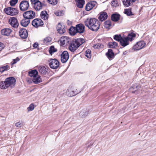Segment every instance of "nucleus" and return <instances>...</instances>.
Listing matches in <instances>:
<instances>
[{
  "label": "nucleus",
  "instance_id": "f257e3e1",
  "mask_svg": "<svg viewBox=\"0 0 156 156\" xmlns=\"http://www.w3.org/2000/svg\"><path fill=\"white\" fill-rule=\"evenodd\" d=\"M85 26L93 31H96L99 29L100 23L95 18H87L84 21Z\"/></svg>",
  "mask_w": 156,
  "mask_h": 156
},
{
  "label": "nucleus",
  "instance_id": "f03ea898",
  "mask_svg": "<svg viewBox=\"0 0 156 156\" xmlns=\"http://www.w3.org/2000/svg\"><path fill=\"white\" fill-rule=\"evenodd\" d=\"M16 80L12 77L6 78L4 81L0 82V88L2 89H5L9 87L12 88L14 87Z\"/></svg>",
  "mask_w": 156,
  "mask_h": 156
},
{
  "label": "nucleus",
  "instance_id": "7ed1b4c3",
  "mask_svg": "<svg viewBox=\"0 0 156 156\" xmlns=\"http://www.w3.org/2000/svg\"><path fill=\"white\" fill-rule=\"evenodd\" d=\"M84 42L85 40L83 38L73 39L70 41L69 47V49L70 51L73 52Z\"/></svg>",
  "mask_w": 156,
  "mask_h": 156
},
{
  "label": "nucleus",
  "instance_id": "20e7f679",
  "mask_svg": "<svg viewBox=\"0 0 156 156\" xmlns=\"http://www.w3.org/2000/svg\"><path fill=\"white\" fill-rule=\"evenodd\" d=\"M37 67L39 72L41 75H47L50 72V69L48 67L44 66H37Z\"/></svg>",
  "mask_w": 156,
  "mask_h": 156
},
{
  "label": "nucleus",
  "instance_id": "39448f33",
  "mask_svg": "<svg viewBox=\"0 0 156 156\" xmlns=\"http://www.w3.org/2000/svg\"><path fill=\"white\" fill-rule=\"evenodd\" d=\"M4 12L6 14L12 16L16 15L18 14L17 10L12 7H7L4 9Z\"/></svg>",
  "mask_w": 156,
  "mask_h": 156
},
{
  "label": "nucleus",
  "instance_id": "423d86ee",
  "mask_svg": "<svg viewBox=\"0 0 156 156\" xmlns=\"http://www.w3.org/2000/svg\"><path fill=\"white\" fill-rule=\"evenodd\" d=\"M23 18L29 20L32 19L34 18L36 16L35 12L32 10H29L25 12L23 14Z\"/></svg>",
  "mask_w": 156,
  "mask_h": 156
},
{
  "label": "nucleus",
  "instance_id": "0eeeda50",
  "mask_svg": "<svg viewBox=\"0 0 156 156\" xmlns=\"http://www.w3.org/2000/svg\"><path fill=\"white\" fill-rule=\"evenodd\" d=\"M49 65L50 67L52 69H57L59 67V62L56 59H51L49 60Z\"/></svg>",
  "mask_w": 156,
  "mask_h": 156
},
{
  "label": "nucleus",
  "instance_id": "6e6552de",
  "mask_svg": "<svg viewBox=\"0 0 156 156\" xmlns=\"http://www.w3.org/2000/svg\"><path fill=\"white\" fill-rule=\"evenodd\" d=\"M32 5L34 9L37 11H39L41 9L42 3L39 0H30Z\"/></svg>",
  "mask_w": 156,
  "mask_h": 156
},
{
  "label": "nucleus",
  "instance_id": "1a4fd4ad",
  "mask_svg": "<svg viewBox=\"0 0 156 156\" xmlns=\"http://www.w3.org/2000/svg\"><path fill=\"white\" fill-rule=\"evenodd\" d=\"M9 24L14 28H17L19 25V23L17 19L15 17H11L9 20Z\"/></svg>",
  "mask_w": 156,
  "mask_h": 156
},
{
  "label": "nucleus",
  "instance_id": "9d476101",
  "mask_svg": "<svg viewBox=\"0 0 156 156\" xmlns=\"http://www.w3.org/2000/svg\"><path fill=\"white\" fill-rule=\"evenodd\" d=\"M29 7V2L26 0H23L20 3L19 7L20 9L22 11H24L27 10Z\"/></svg>",
  "mask_w": 156,
  "mask_h": 156
},
{
  "label": "nucleus",
  "instance_id": "9b49d317",
  "mask_svg": "<svg viewBox=\"0 0 156 156\" xmlns=\"http://www.w3.org/2000/svg\"><path fill=\"white\" fill-rule=\"evenodd\" d=\"M145 45L146 43L144 41H140L137 42L133 48L135 51L144 48Z\"/></svg>",
  "mask_w": 156,
  "mask_h": 156
},
{
  "label": "nucleus",
  "instance_id": "f8f14e48",
  "mask_svg": "<svg viewBox=\"0 0 156 156\" xmlns=\"http://www.w3.org/2000/svg\"><path fill=\"white\" fill-rule=\"evenodd\" d=\"M32 24L34 27L37 28L40 26L43 25L44 23L41 19L36 18L32 21Z\"/></svg>",
  "mask_w": 156,
  "mask_h": 156
},
{
  "label": "nucleus",
  "instance_id": "ddd939ff",
  "mask_svg": "<svg viewBox=\"0 0 156 156\" xmlns=\"http://www.w3.org/2000/svg\"><path fill=\"white\" fill-rule=\"evenodd\" d=\"M69 58L68 52L66 51H64L61 55V61L62 63H66Z\"/></svg>",
  "mask_w": 156,
  "mask_h": 156
},
{
  "label": "nucleus",
  "instance_id": "4468645a",
  "mask_svg": "<svg viewBox=\"0 0 156 156\" xmlns=\"http://www.w3.org/2000/svg\"><path fill=\"white\" fill-rule=\"evenodd\" d=\"M19 35L22 39H26L28 37V32L25 29H21L19 31Z\"/></svg>",
  "mask_w": 156,
  "mask_h": 156
},
{
  "label": "nucleus",
  "instance_id": "2eb2a0df",
  "mask_svg": "<svg viewBox=\"0 0 156 156\" xmlns=\"http://www.w3.org/2000/svg\"><path fill=\"white\" fill-rule=\"evenodd\" d=\"M70 41V39L67 36L62 37L60 39V43L62 45H67Z\"/></svg>",
  "mask_w": 156,
  "mask_h": 156
},
{
  "label": "nucleus",
  "instance_id": "dca6fc26",
  "mask_svg": "<svg viewBox=\"0 0 156 156\" xmlns=\"http://www.w3.org/2000/svg\"><path fill=\"white\" fill-rule=\"evenodd\" d=\"M77 33L80 34L84 33L85 31V26L82 23H79L76 26Z\"/></svg>",
  "mask_w": 156,
  "mask_h": 156
},
{
  "label": "nucleus",
  "instance_id": "f3484780",
  "mask_svg": "<svg viewBox=\"0 0 156 156\" xmlns=\"http://www.w3.org/2000/svg\"><path fill=\"white\" fill-rule=\"evenodd\" d=\"M56 28L58 32L60 34H62L66 31L64 26L62 25L60 23L58 24Z\"/></svg>",
  "mask_w": 156,
  "mask_h": 156
},
{
  "label": "nucleus",
  "instance_id": "a211bd4d",
  "mask_svg": "<svg viewBox=\"0 0 156 156\" xmlns=\"http://www.w3.org/2000/svg\"><path fill=\"white\" fill-rule=\"evenodd\" d=\"M106 55L110 60L113 58L115 56L114 53L111 49H108V52L106 53Z\"/></svg>",
  "mask_w": 156,
  "mask_h": 156
},
{
  "label": "nucleus",
  "instance_id": "6ab92c4d",
  "mask_svg": "<svg viewBox=\"0 0 156 156\" xmlns=\"http://www.w3.org/2000/svg\"><path fill=\"white\" fill-rule=\"evenodd\" d=\"M12 30L9 28H5L2 29L1 31V33L2 35L8 36L12 32Z\"/></svg>",
  "mask_w": 156,
  "mask_h": 156
},
{
  "label": "nucleus",
  "instance_id": "aec40b11",
  "mask_svg": "<svg viewBox=\"0 0 156 156\" xmlns=\"http://www.w3.org/2000/svg\"><path fill=\"white\" fill-rule=\"evenodd\" d=\"M30 20L24 18L20 21V24L23 27H26L30 23Z\"/></svg>",
  "mask_w": 156,
  "mask_h": 156
},
{
  "label": "nucleus",
  "instance_id": "412c9836",
  "mask_svg": "<svg viewBox=\"0 0 156 156\" xmlns=\"http://www.w3.org/2000/svg\"><path fill=\"white\" fill-rule=\"evenodd\" d=\"M108 17V15L106 12H101L100 13L98 19L101 21H103Z\"/></svg>",
  "mask_w": 156,
  "mask_h": 156
},
{
  "label": "nucleus",
  "instance_id": "4be33fe9",
  "mask_svg": "<svg viewBox=\"0 0 156 156\" xmlns=\"http://www.w3.org/2000/svg\"><path fill=\"white\" fill-rule=\"evenodd\" d=\"M120 43L123 47H125L129 44V41L125 37L122 38L120 42Z\"/></svg>",
  "mask_w": 156,
  "mask_h": 156
},
{
  "label": "nucleus",
  "instance_id": "5701e85b",
  "mask_svg": "<svg viewBox=\"0 0 156 156\" xmlns=\"http://www.w3.org/2000/svg\"><path fill=\"white\" fill-rule=\"evenodd\" d=\"M136 34L133 32L129 34L127 36L125 37L128 41H131L134 39V38L136 37Z\"/></svg>",
  "mask_w": 156,
  "mask_h": 156
},
{
  "label": "nucleus",
  "instance_id": "b1692460",
  "mask_svg": "<svg viewBox=\"0 0 156 156\" xmlns=\"http://www.w3.org/2000/svg\"><path fill=\"white\" fill-rule=\"evenodd\" d=\"M120 15L117 13H114L111 16V20L114 22H117L119 19Z\"/></svg>",
  "mask_w": 156,
  "mask_h": 156
},
{
  "label": "nucleus",
  "instance_id": "393cba45",
  "mask_svg": "<svg viewBox=\"0 0 156 156\" xmlns=\"http://www.w3.org/2000/svg\"><path fill=\"white\" fill-rule=\"evenodd\" d=\"M69 34L71 35H74L77 33L76 27L71 26L69 29Z\"/></svg>",
  "mask_w": 156,
  "mask_h": 156
},
{
  "label": "nucleus",
  "instance_id": "a878e982",
  "mask_svg": "<svg viewBox=\"0 0 156 156\" xmlns=\"http://www.w3.org/2000/svg\"><path fill=\"white\" fill-rule=\"evenodd\" d=\"M38 72L36 69H34L28 72V75L30 77H32L33 78L38 75Z\"/></svg>",
  "mask_w": 156,
  "mask_h": 156
},
{
  "label": "nucleus",
  "instance_id": "bb28decb",
  "mask_svg": "<svg viewBox=\"0 0 156 156\" xmlns=\"http://www.w3.org/2000/svg\"><path fill=\"white\" fill-rule=\"evenodd\" d=\"M76 2V5L77 6L80 8H82L85 3L84 0H75Z\"/></svg>",
  "mask_w": 156,
  "mask_h": 156
},
{
  "label": "nucleus",
  "instance_id": "cd10ccee",
  "mask_svg": "<svg viewBox=\"0 0 156 156\" xmlns=\"http://www.w3.org/2000/svg\"><path fill=\"white\" fill-rule=\"evenodd\" d=\"M40 16L41 18L44 20H47L48 15L46 11H43L41 12Z\"/></svg>",
  "mask_w": 156,
  "mask_h": 156
},
{
  "label": "nucleus",
  "instance_id": "c85d7f7f",
  "mask_svg": "<svg viewBox=\"0 0 156 156\" xmlns=\"http://www.w3.org/2000/svg\"><path fill=\"white\" fill-rule=\"evenodd\" d=\"M75 92H76V91H74V90L70 91L69 90H68L66 92V94L68 96L70 97L74 96L78 94L79 92H77L75 93Z\"/></svg>",
  "mask_w": 156,
  "mask_h": 156
},
{
  "label": "nucleus",
  "instance_id": "c756f323",
  "mask_svg": "<svg viewBox=\"0 0 156 156\" xmlns=\"http://www.w3.org/2000/svg\"><path fill=\"white\" fill-rule=\"evenodd\" d=\"M33 81L35 84H38L42 82V80L39 76H36L33 79Z\"/></svg>",
  "mask_w": 156,
  "mask_h": 156
},
{
  "label": "nucleus",
  "instance_id": "7c9ffc66",
  "mask_svg": "<svg viewBox=\"0 0 156 156\" xmlns=\"http://www.w3.org/2000/svg\"><path fill=\"white\" fill-rule=\"evenodd\" d=\"M104 26L107 29H110V27L112 26L111 21L108 20L105 22L104 23Z\"/></svg>",
  "mask_w": 156,
  "mask_h": 156
},
{
  "label": "nucleus",
  "instance_id": "2f4dec72",
  "mask_svg": "<svg viewBox=\"0 0 156 156\" xmlns=\"http://www.w3.org/2000/svg\"><path fill=\"white\" fill-rule=\"evenodd\" d=\"M10 69V66L7 65L2 66L0 67V72L3 73L5 71L8 70Z\"/></svg>",
  "mask_w": 156,
  "mask_h": 156
},
{
  "label": "nucleus",
  "instance_id": "473e14b6",
  "mask_svg": "<svg viewBox=\"0 0 156 156\" xmlns=\"http://www.w3.org/2000/svg\"><path fill=\"white\" fill-rule=\"evenodd\" d=\"M108 48H115L117 46V43L115 41L112 42H110L108 44Z\"/></svg>",
  "mask_w": 156,
  "mask_h": 156
},
{
  "label": "nucleus",
  "instance_id": "72a5a7b5",
  "mask_svg": "<svg viewBox=\"0 0 156 156\" xmlns=\"http://www.w3.org/2000/svg\"><path fill=\"white\" fill-rule=\"evenodd\" d=\"M123 3L124 5L126 7L129 6L132 4L131 0H124Z\"/></svg>",
  "mask_w": 156,
  "mask_h": 156
},
{
  "label": "nucleus",
  "instance_id": "f704fd0d",
  "mask_svg": "<svg viewBox=\"0 0 156 156\" xmlns=\"http://www.w3.org/2000/svg\"><path fill=\"white\" fill-rule=\"evenodd\" d=\"M88 112L87 111H85L84 110L81 111L80 113V117L82 118H85L87 116Z\"/></svg>",
  "mask_w": 156,
  "mask_h": 156
},
{
  "label": "nucleus",
  "instance_id": "c9c22d12",
  "mask_svg": "<svg viewBox=\"0 0 156 156\" xmlns=\"http://www.w3.org/2000/svg\"><path fill=\"white\" fill-rule=\"evenodd\" d=\"M48 51L50 54L52 55L54 52L57 51V50L56 48H55L54 46L52 45L50 46L49 49Z\"/></svg>",
  "mask_w": 156,
  "mask_h": 156
},
{
  "label": "nucleus",
  "instance_id": "e433bc0d",
  "mask_svg": "<svg viewBox=\"0 0 156 156\" xmlns=\"http://www.w3.org/2000/svg\"><path fill=\"white\" fill-rule=\"evenodd\" d=\"M124 13L129 16L133 15V14L130 9H126L124 10Z\"/></svg>",
  "mask_w": 156,
  "mask_h": 156
},
{
  "label": "nucleus",
  "instance_id": "4c0bfd02",
  "mask_svg": "<svg viewBox=\"0 0 156 156\" xmlns=\"http://www.w3.org/2000/svg\"><path fill=\"white\" fill-rule=\"evenodd\" d=\"M122 38L120 34H116L114 36L113 38L115 40L120 42Z\"/></svg>",
  "mask_w": 156,
  "mask_h": 156
},
{
  "label": "nucleus",
  "instance_id": "58836bf2",
  "mask_svg": "<svg viewBox=\"0 0 156 156\" xmlns=\"http://www.w3.org/2000/svg\"><path fill=\"white\" fill-rule=\"evenodd\" d=\"M85 56L88 58H90L91 57V51L90 50L87 49L85 53Z\"/></svg>",
  "mask_w": 156,
  "mask_h": 156
},
{
  "label": "nucleus",
  "instance_id": "ea45409f",
  "mask_svg": "<svg viewBox=\"0 0 156 156\" xmlns=\"http://www.w3.org/2000/svg\"><path fill=\"white\" fill-rule=\"evenodd\" d=\"M111 5L112 6L116 7L119 5L118 1L116 0H113L111 2Z\"/></svg>",
  "mask_w": 156,
  "mask_h": 156
},
{
  "label": "nucleus",
  "instance_id": "a19ab883",
  "mask_svg": "<svg viewBox=\"0 0 156 156\" xmlns=\"http://www.w3.org/2000/svg\"><path fill=\"white\" fill-rule=\"evenodd\" d=\"M51 40V38L50 37H45L43 40L44 43L46 44L47 43L50 42Z\"/></svg>",
  "mask_w": 156,
  "mask_h": 156
},
{
  "label": "nucleus",
  "instance_id": "79ce46f5",
  "mask_svg": "<svg viewBox=\"0 0 156 156\" xmlns=\"http://www.w3.org/2000/svg\"><path fill=\"white\" fill-rule=\"evenodd\" d=\"M18 0H10L9 2L10 5L12 6H14L18 2Z\"/></svg>",
  "mask_w": 156,
  "mask_h": 156
},
{
  "label": "nucleus",
  "instance_id": "37998d69",
  "mask_svg": "<svg viewBox=\"0 0 156 156\" xmlns=\"http://www.w3.org/2000/svg\"><path fill=\"white\" fill-rule=\"evenodd\" d=\"M92 9V7L91 6L90 4L88 2L87 4L85 7V9L87 11L90 10Z\"/></svg>",
  "mask_w": 156,
  "mask_h": 156
},
{
  "label": "nucleus",
  "instance_id": "c03bdc74",
  "mask_svg": "<svg viewBox=\"0 0 156 156\" xmlns=\"http://www.w3.org/2000/svg\"><path fill=\"white\" fill-rule=\"evenodd\" d=\"M55 14L57 16H61L63 15V13L62 10H60L55 12Z\"/></svg>",
  "mask_w": 156,
  "mask_h": 156
},
{
  "label": "nucleus",
  "instance_id": "a18cd8bd",
  "mask_svg": "<svg viewBox=\"0 0 156 156\" xmlns=\"http://www.w3.org/2000/svg\"><path fill=\"white\" fill-rule=\"evenodd\" d=\"M48 2L50 4L52 5H55L57 4V0H47Z\"/></svg>",
  "mask_w": 156,
  "mask_h": 156
},
{
  "label": "nucleus",
  "instance_id": "49530a36",
  "mask_svg": "<svg viewBox=\"0 0 156 156\" xmlns=\"http://www.w3.org/2000/svg\"><path fill=\"white\" fill-rule=\"evenodd\" d=\"M34 105L33 104H31L27 108L28 111H32L34 110Z\"/></svg>",
  "mask_w": 156,
  "mask_h": 156
},
{
  "label": "nucleus",
  "instance_id": "de8ad7c7",
  "mask_svg": "<svg viewBox=\"0 0 156 156\" xmlns=\"http://www.w3.org/2000/svg\"><path fill=\"white\" fill-rule=\"evenodd\" d=\"M20 59L18 57H17L16 59H13L12 61L11 62L12 65L16 64L17 62L20 60Z\"/></svg>",
  "mask_w": 156,
  "mask_h": 156
},
{
  "label": "nucleus",
  "instance_id": "09e8293b",
  "mask_svg": "<svg viewBox=\"0 0 156 156\" xmlns=\"http://www.w3.org/2000/svg\"><path fill=\"white\" fill-rule=\"evenodd\" d=\"M91 7H92V8L95 6L97 4V2L95 1H92L90 2H89Z\"/></svg>",
  "mask_w": 156,
  "mask_h": 156
},
{
  "label": "nucleus",
  "instance_id": "8fccbe9b",
  "mask_svg": "<svg viewBox=\"0 0 156 156\" xmlns=\"http://www.w3.org/2000/svg\"><path fill=\"white\" fill-rule=\"evenodd\" d=\"M101 44L100 43H98L96 44H94L93 47L95 48H98L101 47Z\"/></svg>",
  "mask_w": 156,
  "mask_h": 156
},
{
  "label": "nucleus",
  "instance_id": "3c124183",
  "mask_svg": "<svg viewBox=\"0 0 156 156\" xmlns=\"http://www.w3.org/2000/svg\"><path fill=\"white\" fill-rule=\"evenodd\" d=\"M22 125H23V124L20 122H16L15 124L16 126L17 127H21V126H22Z\"/></svg>",
  "mask_w": 156,
  "mask_h": 156
},
{
  "label": "nucleus",
  "instance_id": "603ef678",
  "mask_svg": "<svg viewBox=\"0 0 156 156\" xmlns=\"http://www.w3.org/2000/svg\"><path fill=\"white\" fill-rule=\"evenodd\" d=\"M38 46V44L37 43H34V44H33V46L34 48H37Z\"/></svg>",
  "mask_w": 156,
  "mask_h": 156
},
{
  "label": "nucleus",
  "instance_id": "864d4df0",
  "mask_svg": "<svg viewBox=\"0 0 156 156\" xmlns=\"http://www.w3.org/2000/svg\"><path fill=\"white\" fill-rule=\"evenodd\" d=\"M4 44L3 43L0 42V49L2 50L4 48Z\"/></svg>",
  "mask_w": 156,
  "mask_h": 156
},
{
  "label": "nucleus",
  "instance_id": "5fc2aeb1",
  "mask_svg": "<svg viewBox=\"0 0 156 156\" xmlns=\"http://www.w3.org/2000/svg\"><path fill=\"white\" fill-rule=\"evenodd\" d=\"M138 87L137 86H134L133 87H131L130 88V90H132L133 89H134L135 87H136V88H137Z\"/></svg>",
  "mask_w": 156,
  "mask_h": 156
},
{
  "label": "nucleus",
  "instance_id": "6e6d98bb",
  "mask_svg": "<svg viewBox=\"0 0 156 156\" xmlns=\"http://www.w3.org/2000/svg\"><path fill=\"white\" fill-rule=\"evenodd\" d=\"M127 53V51H124V52H123V55H126V54Z\"/></svg>",
  "mask_w": 156,
  "mask_h": 156
},
{
  "label": "nucleus",
  "instance_id": "4d7b16f0",
  "mask_svg": "<svg viewBox=\"0 0 156 156\" xmlns=\"http://www.w3.org/2000/svg\"><path fill=\"white\" fill-rule=\"evenodd\" d=\"M136 90H134L133 91H132V92L133 93H135Z\"/></svg>",
  "mask_w": 156,
  "mask_h": 156
},
{
  "label": "nucleus",
  "instance_id": "13d9d810",
  "mask_svg": "<svg viewBox=\"0 0 156 156\" xmlns=\"http://www.w3.org/2000/svg\"><path fill=\"white\" fill-rule=\"evenodd\" d=\"M74 91H76V92H75V93H76L77 92H79V93L80 92V91H78L76 89L75 90H74Z\"/></svg>",
  "mask_w": 156,
  "mask_h": 156
},
{
  "label": "nucleus",
  "instance_id": "bf43d9fd",
  "mask_svg": "<svg viewBox=\"0 0 156 156\" xmlns=\"http://www.w3.org/2000/svg\"><path fill=\"white\" fill-rule=\"evenodd\" d=\"M91 145V144H90V145H89L88 146V147H89Z\"/></svg>",
  "mask_w": 156,
  "mask_h": 156
},
{
  "label": "nucleus",
  "instance_id": "052dcab7",
  "mask_svg": "<svg viewBox=\"0 0 156 156\" xmlns=\"http://www.w3.org/2000/svg\"><path fill=\"white\" fill-rule=\"evenodd\" d=\"M153 1H155V0H153Z\"/></svg>",
  "mask_w": 156,
  "mask_h": 156
}]
</instances>
